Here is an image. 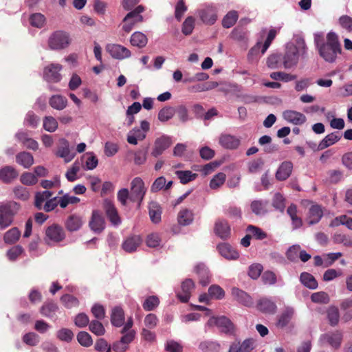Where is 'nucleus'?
Wrapping results in <instances>:
<instances>
[{
    "mask_svg": "<svg viewBox=\"0 0 352 352\" xmlns=\"http://www.w3.org/2000/svg\"><path fill=\"white\" fill-rule=\"evenodd\" d=\"M314 43L320 56L327 63H334L342 53L338 36L334 32H329L325 39L322 32L315 33Z\"/></svg>",
    "mask_w": 352,
    "mask_h": 352,
    "instance_id": "f257e3e1",
    "label": "nucleus"
},
{
    "mask_svg": "<svg viewBox=\"0 0 352 352\" xmlns=\"http://www.w3.org/2000/svg\"><path fill=\"white\" fill-rule=\"evenodd\" d=\"M295 43L286 45L285 52L283 57V63L285 69H290L297 65L299 58H305L307 54V47L305 39L300 35L294 38Z\"/></svg>",
    "mask_w": 352,
    "mask_h": 352,
    "instance_id": "f03ea898",
    "label": "nucleus"
},
{
    "mask_svg": "<svg viewBox=\"0 0 352 352\" xmlns=\"http://www.w3.org/2000/svg\"><path fill=\"white\" fill-rule=\"evenodd\" d=\"M19 209V206L15 201L0 202V229L11 225Z\"/></svg>",
    "mask_w": 352,
    "mask_h": 352,
    "instance_id": "7ed1b4c3",
    "label": "nucleus"
},
{
    "mask_svg": "<svg viewBox=\"0 0 352 352\" xmlns=\"http://www.w3.org/2000/svg\"><path fill=\"white\" fill-rule=\"evenodd\" d=\"M146 187L143 179L140 177H136L131 182L129 200L132 202H136L138 206H140L146 192Z\"/></svg>",
    "mask_w": 352,
    "mask_h": 352,
    "instance_id": "20e7f679",
    "label": "nucleus"
},
{
    "mask_svg": "<svg viewBox=\"0 0 352 352\" xmlns=\"http://www.w3.org/2000/svg\"><path fill=\"white\" fill-rule=\"evenodd\" d=\"M144 11V6L140 5L133 10L129 12L122 20V29L123 31L129 33L136 23L142 22L143 16L140 14Z\"/></svg>",
    "mask_w": 352,
    "mask_h": 352,
    "instance_id": "39448f33",
    "label": "nucleus"
},
{
    "mask_svg": "<svg viewBox=\"0 0 352 352\" xmlns=\"http://www.w3.org/2000/svg\"><path fill=\"white\" fill-rule=\"evenodd\" d=\"M207 325L209 327L217 326L224 333H232L234 329L232 322L226 316L211 317L208 320Z\"/></svg>",
    "mask_w": 352,
    "mask_h": 352,
    "instance_id": "423d86ee",
    "label": "nucleus"
},
{
    "mask_svg": "<svg viewBox=\"0 0 352 352\" xmlns=\"http://www.w3.org/2000/svg\"><path fill=\"white\" fill-rule=\"evenodd\" d=\"M106 50L111 57L118 60L129 58L131 55L129 49L119 44H107L106 46Z\"/></svg>",
    "mask_w": 352,
    "mask_h": 352,
    "instance_id": "0eeeda50",
    "label": "nucleus"
},
{
    "mask_svg": "<svg viewBox=\"0 0 352 352\" xmlns=\"http://www.w3.org/2000/svg\"><path fill=\"white\" fill-rule=\"evenodd\" d=\"M62 68V66L58 64H51L45 67L43 71L44 79L48 82H58L61 79L59 72Z\"/></svg>",
    "mask_w": 352,
    "mask_h": 352,
    "instance_id": "6e6552de",
    "label": "nucleus"
},
{
    "mask_svg": "<svg viewBox=\"0 0 352 352\" xmlns=\"http://www.w3.org/2000/svg\"><path fill=\"white\" fill-rule=\"evenodd\" d=\"M103 209L113 225L118 226L121 223L118 210L111 201L105 199L103 202Z\"/></svg>",
    "mask_w": 352,
    "mask_h": 352,
    "instance_id": "1a4fd4ad",
    "label": "nucleus"
},
{
    "mask_svg": "<svg viewBox=\"0 0 352 352\" xmlns=\"http://www.w3.org/2000/svg\"><path fill=\"white\" fill-rule=\"evenodd\" d=\"M49 46L52 50L63 49L66 43V34L64 31H56L49 38Z\"/></svg>",
    "mask_w": 352,
    "mask_h": 352,
    "instance_id": "9d476101",
    "label": "nucleus"
},
{
    "mask_svg": "<svg viewBox=\"0 0 352 352\" xmlns=\"http://www.w3.org/2000/svg\"><path fill=\"white\" fill-rule=\"evenodd\" d=\"M89 225L90 229L96 234H100L104 230L105 221L99 211H93Z\"/></svg>",
    "mask_w": 352,
    "mask_h": 352,
    "instance_id": "9b49d317",
    "label": "nucleus"
},
{
    "mask_svg": "<svg viewBox=\"0 0 352 352\" xmlns=\"http://www.w3.org/2000/svg\"><path fill=\"white\" fill-rule=\"evenodd\" d=\"M219 143L224 148L233 150L239 146L241 140L234 135L223 133L220 135Z\"/></svg>",
    "mask_w": 352,
    "mask_h": 352,
    "instance_id": "f8f14e48",
    "label": "nucleus"
},
{
    "mask_svg": "<svg viewBox=\"0 0 352 352\" xmlns=\"http://www.w3.org/2000/svg\"><path fill=\"white\" fill-rule=\"evenodd\" d=\"M283 118L287 122L294 125H301L306 120V116L300 112L294 110H285L283 112Z\"/></svg>",
    "mask_w": 352,
    "mask_h": 352,
    "instance_id": "ddd939ff",
    "label": "nucleus"
},
{
    "mask_svg": "<svg viewBox=\"0 0 352 352\" xmlns=\"http://www.w3.org/2000/svg\"><path fill=\"white\" fill-rule=\"evenodd\" d=\"M214 233L222 239H227L231 234V229L228 222L224 219H217L214 223Z\"/></svg>",
    "mask_w": 352,
    "mask_h": 352,
    "instance_id": "4468645a",
    "label": "nucleus"
},
{
    "mask_svg": "<svg viewBox=\"0 0 352 352\" xmlns=\"http://www.w3.org/2000/svg\"><path fill=\"white\" fill-rule=\"evenodd\" d=\"M47 239L53 242H60L65 238V232L63 229L57 224H53L49 226L45 231Z\"/></svg>",
    "mask_w": 352,
    "mask_h": 352,
    "instance_id": "2eb2a0df",
    "label": "nucleus"
},
{
    "mask_svg": "<svg viewBox=\"0 0 352 352\" xmlns=\"http://www.w3.org/2000/svg\"><path fill=\"white\" fill-rule=\"evenodd\" d=\"M256 308L262 313L267 314H274L277 310V306L271 298H262L258 300Z\"/></svg>",
    "mask_w": 352,
    "mask_h": 352,
    "instance_id": "dca6fc26",
    "label": "nucleus"
},
{
    "mask_svg": "<svg viewBox=\"0 0 352 352\" xmlns=\"http://www.w3.org/2000/svg\"><path fill=\"white\" fill-rule=\"evenodd\" d=\"M171 144V140L169 137L162 136L155 141L154 147L151 155L155 157L162 155L163 152Z\"/></svg>",
    "mask_w": 352,
    "mask_h": 352,
    "instance_id": "f3484780",
    "label": "nucleus"
},
{
    "mask_svg": "<svg viewBox=\"0 0 352 352\" xmlns=\"http://www.w3.org/2000/svg\"><path fill=\"white\" fill-rule=\"evenodd\" d=\"M194 287V283L191 279H186L183 281L181 286V291L178 292L177 294L178 298L183 302H188Z\"/></svg>",
    "mask_w": 352,
    "mask_h": 352,
    "instance_id": "a211bd4d",
    "label": "nucleus"
},
{
    "mask_svg": "<svg viewBox=\"0 0 352 352\" xmlns=\"http://www.w3.org/2000/svg\"><path fill=\"white\" fill-rule=\"evenodd\" d=\"M219 254L228 260H236L239 257V253L232 246L223 243L217 246Z\"/></svg>",
    "mask_w": 352,
    "mask_h": 352,
    "instance_id": "6ab92c4d",
    "label": "nucleus"
},
{
    "mask_svg": "<svg viewBox=\"0 0 352 352\" xmlns=\"http://www.w3.org/2000/svg\"><path fill=\"white\" fill-rule=\"evenodd\" d=\"M232 295L237 302H239L241 304H243L245 306L250 307L254 303L252 297L245 292L239 289V288H232Z\"/></svg>",
    "mask_w": 352,
    "mask_h": 352,
    "instance_id": "aec40b11",
    "label": "nucleus"
},
{
    "mask_svg": "<svg viewBox=\"0 0 352 352\" xmlns=\"http://www.w3.org/2000/svg\"><path fill=\"white\" fill-rule=\"evenodd\" d=\"M142 239L139 235H133L126 239L122 243V248L126 252L136 251L137 248L142 243Z\"/></svg>",
    "mask_w": 352,
    "mask_h": 352,
    "instance_id": "412c9836",
    "label": "nucleus"
},
{
    "mask_svg": "<svg viewBox=\"0 0 352 352\" xmlns=\"http://www.w3.org/2000/svg\"><path fill=\"white\" fill-rule=\"evenodd\" d=\"M293 164L289 161L283 162L276 173V178L279 181L287 179L292 174Z\"/></svg>",
    "mask_w": 352,
    "mask_h": 352,
    "instance_id": "4be33fe9",
    "label": "nucleus"
},
{
    "mask_svg": "<svg viewBox=\"0 0 352 352\" xmlns=\"http://www.w3.org/2000/svg\"><path fill=\"white\" fill-rule=\"evenodd\" d=\"M199 16L203 22L213 24L217 18L216 9L213 6H207L199 11Z\"/></svg>",
    "mask_w": 352,
    "mask_h": 352,
    "instance_id": "5701e85b",
    "label": "nucleus"
},
{
    "mask_svg": "<svg viewBox=\"0 0 352 352\" xmlns=\"http://www.w3.org/2000/svg\"><path fill=\"white\" fill-rule=\"evenodd\" d=\"M323 215V212L319 205H312L307 214V221L309 225L316 224L319 222Z\"/></svg>",
    "mask_w": 352,
    "mask_h": 352,
    "instance_id": "b1692460",
    "label": "nucleus"
},
{
    "mask_svg": "<svg viewBox=\"0 0 352 352\" xmlns=\"http://www.w3.org/2000/svg\"><path fill=\"white\" fill-rule=\"evenodd\" d=\"M18 175L16 169L10 166H6L0 169V179L4 183H10Z\"/></svg>",
    "mask_w": 352,
    "mask_h": 352,
    "instance_id": "393cba45",
    "label": "nucleus"
},
{
    "mask_svg": "<svg viewBox=\"0 0 352 352\" xmlns=\"http://www.w3.org/2000/svg\"><path fill=\"white\" fill-rule=\"evenodd\" d=\"M58 204H60L61 208H66V195H64L60 198H58V197H54L52 199L47 200L45 204L43 205L42 209H43L45 212H50L53 210L58 206Z\"/></svg>",
    "mask_w": 352,
    "mask_h": 352,
    "instance_id": "a878e982",
    "label": "nucleus"
},
{
    "mask_svg": "<svg viewBox=\"0 0 352 352\" xmlns=\"http://www.w3.org/2000/svg\"><path fill=\"white\" fill-rule=\"evenodd\" d=\"M294 315V309L292 307H287L280 314L277 322V326L280 328L286 327Z\"/></svg>",
    "mask_w": 352,
    "mask_h": 352,
    "instance_id": "bb28decb",
    "label": "nucleus"
},
{
    "mask_svg": "<svg viewBox=\"0 0 352 352\" xmlns=\"http://www.w3.org/2000/svg\"><path fill=\"white\" fill-rule=\"evenodd\" d=\"M341 139V135L338 132H333L330 134H328L324 137V138L319 143L318 149L323 150L337 142H338Z\"/></svg>",
    "mask_w": 352,
    "mask_h": 352,
    "instance_id": "cd10ccee",
    "label": "nucleus"
},
{
    "mask_svg": "<svg viewBox=\"0 0 352 352\" xmlns=\"http://www.w3.org/2000/svg\"><path fill=\"white\" fill-rule=\"evenodd\" d=\"M111 321L112 324L116 327H121L124 324V314L121 307H116L112 309Z\"/></svg>",
    "mask_w": 352,
    "mask_h": 352,
    "instance_id": "c85d7f7f",
    "label": "nucleus"
},
{
    "mask_svg": "<svg viewBox=\"0 0 352 352\" xmlns=\"http://www.w3.org/2000/svg\"><path fill=\"white\" fill-rule=\"evenodd\" d=\"M323 338L331 346L338 348L342 340V333L340 331H336L324 334Z\"/></svg>",
    "mask_w": 352,
    "mask_h": 352,
    "instance_id": "c756f323",
    "label": "nucleus"
},
{
    "mask_svg": "<svg viewBox=\"0 0 352 352\" xmlns=\"http://www.w3.org/2000/svg\"><path fill=\"white\" fill-rule=\"evenodd\" d=\"M16 161L25 168H28L34 164V157L30 153L23 151L16 155Z\"/></svg>",
    "mask_w": 352,
    "mask_h": 352,
    "instance_id": "7c9ffc66",
    "label": "nucleus"
},
{
    "mask_svg": "<svg viewBox=\"0 0 352 352\" xmlns=\"http://www.w3.org/2000/svg\"><path fill=\"white\" fill-rule=\"evenodd\" d=\"M327 318L331 326L335 327L340 321V311L335 305L329 306L327 309Z\"/></svg>",
    "mask_w": 352,
    "mask_h": 352,
    "instance_id": "2f4dec72",
    "label": "nucleus"
},
{
    "mask_svg": "<svg viewBox=\"0 0 352 352\" xmlns=\"http://www.w3.org/2000/svg\"><path fill=\"white\" fill-rule=\"evenodd\" d=\"M148 42L146 36L141 32H135L132 34L130 43L132 45L142 48L146 46Z\"/></svg>",
    "mask_w": 352,
    "mask_h": 352,
    "instance_id": "473e14b6",
    "label": "nucleus"
},
{
    "mask_svg": "<svg viewBox=\"0 0 352 352\" xmlns=\"http://www.w3.org/2000/svg\"><path fill=\"white\" fill-rule=\"evenodd\" d=\"M146 138L144 132L138 128H134L127 134V142L133 145L138 144L139 140H143Z\"/></svg>",
    "mask_w": 352,
    "mask_h": 352,
    "instance_id": "72a5a7b5",
    "label": "nucleus"
},
{
    "mask_svg": "<svg viewBox=\"0 0 352 352\" xmlns=\"http://www.w3.org/2000/svg\"><path fill=\"white\" fill-rule=\"evenodd\" d=\"M301 283L310 289H315L318 287V282L309 273L302 272L300 276Z\"/></svg>",
    "mask_w": 352,
    "mask_h": 352,
    "instance_id": "f704fd0d",
    "label": "nucleus"
},
{
    "mask_svg": "<svg viewBox=\"0 0 352 352\" xmlns=\"http://www.w3.org/2000/svg\"><path fill=\"white\" fill-rule=\"evenodd\" d=\"M178 223L182 226H188L193 221L192 212L188 209L181 210L177 215Z\"/></svg>",
    "mask_w": 352,
    "mask_h": 352,
    "instance_id": "c9c22d12",
    "label": "nucleus"
},
{
    "mask_svg": "<svg viewBox=\"0 0 352 352\" xmlns=\"http://www.w3.org/2000/svg\"><path fill=\"white\" fill-rule=\"evenodd\" d=\"M195 271L200 278V283L206 286L210 283V276L208 269L204 264H199L195 267Z\"/></svg>",
    "mask_w": 352,
    "mask_h": 352,
    "instance_id": "e433bc0d",
    "label": "nucleus"
},
{
    "mask_svg": "<svg viewBox=\"0 0 352 352\" xmlns=\"http://www.w3.org/2000/svg\"><path fill=\"white\" fill-rule=\"evenodd\" d=\"M162 210L160 206L155 202H151L149 204V215L151 221L157 223L161 220Z\"/></svg>",
    "mask_w": 352,
    "mask_h": 352,
    "instance_id": "4c0bfd02",
    "label": "nucleus"
},
{
    "mask_svg": "<svg viewBox=\"0 0 352 352\" xmlns=\"http://www.w3.org/2000/svg\"><path fill=\"white\" fill-rule=\"evenodd\" d=\"M175 114V109L169 106L162 108L158 113V120L160 122H165L170 120Z\"/></svg>",
    "mask_w": 352,
    "mask_h": 352,
    "instance_id": "58836bf2",
    "label": "nucleus"
},
{
    "mask_svg": "<svg viewBox=\"0 0 352 352\" xmlns=\"http://www.w3.org/2000/svg\"><path fill=\"white\" fill-rule=\"evenodd\" d=\"M21 235V232L17 228H12L7 231L3 237L5 243L12 244L16 242Z\"/></svg>",
    "mask_w": 352,
    "mask_h": 352,
    "instance_id": "ea45409f",
    "label": "nucleus"
},
{
    "mask_svg": "<svg viewBox=\"0 0 352 352\" xmlns=\"http://www.w3.org/2000/svg\"><path fill=\"white\" fill-rule=\"evenodd\" d=\"M220 348V344L214 341H203L199 345V349L202 352H217Z\"/></svg>",
    "mask_w": 352,
    "mask_h": 352,
    "instance_id": "a19ab883",
    "label": "nucleus"
},
{
    "mask_svg": "<svg viewBox=\"0 0 352 352\" xmlns=\"http://www.w3.org/2000/svg\"><path fill=\"white\" fill-rule=\"evenodd\" d=\"M238 14L236 11L229 12L223 19L222 25L226 28L233 26L238 19Z\"/></svg>",
    "mask_w": 352,
    "mask_h": 352,
    "instance_id": "79ce46f5",
    "label": "nucleus"
},
{
    "mask_svg": "<svg viewBox=\"0 0 352 352\" xmlns=\"http://www.w3.org/2000/svg\"><path fill=\"white\" fill-rule=\"evenodd\" d=\"M175 173L181 183L184 184L194 180L197 177V174L192 173L190 170H177Z\"/></svg>",
    "mask_w": 352,
    "mask_h": 352,
    "instance_id": "37998d69",
    "label": "nucleus"
},
{
    "mask_svg": "<svg viewBox=\"0 0 352 352\" xmlns=\"http://www.w3.org/2000/svg\"><path fill=\"white\" fill-rule=\"evenodd\" d=\"M340 225H345L349 229L352 230V218L342 215L334 219L330 223V226L335 227Z\"/></svg>",
    "mask_w": 352,
    "mask_h": 352,
    "instance_id": "c03bdc74",
    "label": "nucleus"
},
{
    "mask_svg": "<svg viewBox=\"0 0 352 352\" xmlns=\"http://www.w3.org/2000/svg\"><path fill=\"white\" fill-rule=\"evenodd\" d=\"M311 300L316 303L328 304L330 302V297L324 292H318L311 294Z\"/></svg>",
    "mask_w": 352,
    "mask_h": 352,
    "instance_id": "a18cd8bd",
    "label": "nucleus"
},
{
    "mask_svg": "<svg viewBox=\"0 0 352 352\" xmlns=\"http://www.w3.org/2000/svg\"><path fill=\"white\" fill-rule=\"evenodd\" d=\"M250 207L252 211L257 215L264 214L267 212L266 203L263 201H253Z\"/></svg>",
    "mask_w": 352,
    "mask_h": 352,
    "instance_id": "49530a36",
    "label": "nucleus"
},
{
    "mask_svg": "<svg viewBox=\"0 0 352 352\" xmlns=\"http://www.w3.org/2000/svg\"><path fill=\"white\" fill-rule=\"evenodd\" d=\"M160 303L159 298L155 296H151L146 298L142 307L145 311H149L155 309Z\"/></svg>",
    "mask_w": 352,
    "mask_h": 352,
    "instance_id": "de8ad7c7",
    "label": "nucleus"
},
{
    "mask_svg": "<svg viewBox=\"0 0 352 352\" xmlns=\"http://www.w3.org/2000/svg\"><path fill=\"white\" fill-rule=\"evenodd\" d=\"M77 340L78 343L84 347H89L93 344V340L91 336L86 331L79 332L77 335Z\"/></svg>",
    "mask_w": 352,
    "mask_h": 352,
    "instance_id": "09e8293b",
    "label": "nucleus"
},
{
    "mask_svg": "<svg viewBox=\"0 0 352 352\" xmlns=\"http://www.w3.org/2000/svg\"><path fill=\"white\" fill-rule=\"evenodd\" d=\"M30 22L32 26L41 28L45 23V17L41 13H35L30 16Z\"/></svg>",
    "mask_w": 352,
    "mask_h": 352,
    "instance_id": "8fccbe9b",
    "label": "nucleus"
},
{
    "mask_svg": "<svg viewBox=\"0 0 352 352\" xmlns=\"http://www.w3.org/2000/svg\"><path fill=\"white\" fill-rule=\"evenodd\" d=\"M226 174L223 173H219L215 175L213 178L210 180V187L212 189H217L222 186L226 181Z\"/></svg>",
    "mask_w": 352,
    "mask_h": 352,
    "instance_id": "3c124183",
    "label": "nucleus"
},
{
    "mask_svg": "<svg viewBox=\"0 0 352 352\" xmlns=\"http://www.w3.org/2000/svg\"><path fill=\"white\" fill-rule=\"evenodd\" d=\"M270 77L274 80H279L284 82H289L296 78V76L287 74L283 72H272Z\"/></svg>",
    "mask_w": 352,
    "mask_h": 352,
    "instance_id": "603ef678",
    "label": "nucleus"
},
{
    "mask_svg": "<svg viewBox=\"0 0 352 352\" xmlns=\"http://www.w3.org/2000/svg\"><path fill=\"white\" fill-rule=\"evenodd\" d=\"M209 296L211 298L222 299L225 296V292L217 285H212L208 289Z\"/></svg>",
    "mask_w": 352,
    "mask_h": 352,
    "instance_id": "864d4df0",
    "label": "nucleus"
},
{
    "mask_svg": "<svg viewBox=\"0 0 352 352\" xmlns=\"http://www.w3.org/2000/svg\"><path fill=\"white\" fill-rule=\"evenodd\" d=\"M81 218L78 216H71L67 219V230L70 231H76L78 230L82 226Z\"/></svg>",
    "mask_w": 352,
    "mask_h": 352,
    "instance_id": "5fc2aeb1",
    "label": "nucleus"
},
{
    "mask_svg": "<svg viewBox=\"0 0 352 352\" xmlns=\"http://www.w3.org/2000/svg\"><path fill=\"white\" fill-rule=\"evenodd\" d=\"M58 307L56 304L49 302L42 306L41 308V313L46 317H53Z\"/></svg>",
    "mask_w": 352,
    "mask_h": 352,
    "instance_id": "6e6d98bb",
    "label": "nucleus"
},
{
    "mask_svg": "<svg viewBox=\"0 0 352 352\" xmlns=\"http://www.w3.org/2000/svg\"><path fill=\"white\" fill-rule=\"evenodd\" d=\"M247 231L251 236H254L256 239L262 240L267 237V234L261 228L252 225H250L247 228Z\"/></svg>",
    "mask_w": 352,
    "mask_h": 352,
    "instance_id": "4d7b16f0",
    "label": "nucleus"
},
{
    "mask_svg": "<svg viewBox=\"0 0 352 352\" xmlns=\"http://www.w3.org/2000/svg\"><path fill=\"white\" fill-rule=\"evenodd\" d=\"M89 330L97 336H102L105 333V329L102 324L98 320H93L89 324Z\"/></svg>",
    "mask_w": 352,
    "mask_h": 352,
    "instance_id": "13d9d810",
    "label": "nucleus"
},
{
    "mask_svg": "<svg viewBox=\"0 0 352 352\" xmlns=\"http://www.w3.org/2000/svg\"><path fill=\"white\" fill-rule=\"evenodd\" d=\"M16 198L21 200H27L30 197V193L28 189L23 186H16L13 190Z\"/></svg>",
    "mask_w": 352,
    "mask_h": 352,
    "instance_id": "bf43d9fd",
    "label": "nucleus"
},
{
    "mask_svg": "<svg viewBox=\"0 0 352 352\" xmlns=\"http://www.w3.org/2000/svg\"><path fill=\"white\" fill-rule=\"evenodd\" d=\"M119 149L118 144L112 142H107L104 144V154L107 157H112L115 155Z\"/></svg>",
    "mask_w": 352,
    "mask_h": 352,
    "instance_id": "052dcab7",
    "label": "nucleus"
},
{
    "mask_svg": "<svg viewBox=\"0 0 352 352\" xmlns=\"http://www.w3.org/2000/svg\"><path fill=\"white\" fill-rule=\"evenodd\" d=\"M23 341L28 345L35 346L39 342V336L35 333L30 332L23 336Z\"/></svg>",
    "mask_w": 352,
    "mask_h": 352,
    "instance_id": "680f3d73",
    "label": "nucleus"
},
{
    "mask_svg": "<svg viewBox=\"0 0 352 352\" xmlns=\"http://www.w3.org/2000/svg\"><path fill=\"white\" fill-rule=\"evenodd\" d=\"M20 180L22 184L31 186L35 184L37 182V177L31 173H25L21 175Z\"/></svg>",
    "mask_w": 352,
    "mask_h": 352,
    "instance_id": "e2e57ef3",
    "label": "nucleus"
},
{
    "mask_svg": "<svg viewBox=\"0 0 352 352\" xmlns=\"http://www.w3.org/2000/svg\"><path fill=\"white\" fill-rule=\"evenodd\" d=\"M43 127L46 131L53 132L57 129L58 123L53 117H46L43 121Z\"/></svg>",
    "mask_w": 352,
    "mask_h": 352,
    "instance_id": "0e129e2a",
    "label": "nucleus"
},
{
    "mask_svg": "<svg viewBox=\"0 0 352 352\" xmlns=\"http://www.w3.org/2000/svg\"><path fill=\"white\" fill-rule=\"evenodd\" d=\"M194 19L191 16L187 17L182 25V32L185 35H189L194 29Z\"/></svg>",
    "mask_w": 352,
    "mask_h": 352,
    "instance_id": "69168bd1",
    "label": "nucleus"
},
{
    "mask_svg": "<svg viewBox=\"0 0 352 352\" xmlns=\"http://www.w3.org/2000/svg\"><path fill=\"white\" fill-rule=\"evenodd\" d=\"M254 348V340L252 338L245 339L239 342L240 352H251Z\"/></svg>",
    "mask_w": 352,
    "mask_h": 352,
    "instance_id": "338daca9",
    "label": "nucleus"
},
{
    "mask_svg": "<svg viewBox=\"0 0 352 352\" xmlns=\"http://www.w3.org/2000/svg\"><path fill=\"white\" fill-rule=\"evenodd\" d=\"M50 103L54 109L58 110L64 109L65 106L63 98L59 95L52 96Z\"/></svg>",
    "mask_w": 352,
    "mask_h": 352,
    "instance_id": "774afa93",
    "label": "nucleus"
}]
</instances>
